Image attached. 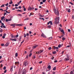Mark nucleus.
<instances>
[{
	"instance_id": "f257e3e1",
	"label": "nucleus",
	"mask_w": 74,
	"mask_h": 74,
	"mask_svg": "<svg viewBox=\"0 0 74 74\" xmlns=\"http://www.w3.org/2000/svg\"><path fill=\"white\" fill-rule=\"evenodd\" d=\"M59 18V17H57L55 19V21H56V22H55V23L56 24V23H59V18Z\"/></svg>"
},
{
	"instance_id": "f03ea898",
	"label": "nucleus",
	"mask_w": 74,
	"mask_h": 74,
	"mask_svg": "<svg viewBox=\"0 0 74 74\" xmlns=\"http://www.w3.org/2000/svg\"><path fill=\"white\" fill-rule=\"evenodd\" d=\"M54 13H55V14H56V15H59V11L57 10L56 11V9H54Z\"/></svg>"
},
{
	"instance_id": "7ed1b4c3",
	"label": "nucleus",
	"mask_w": 74,
	"mask_h": 74,
	"mask_svg": "<svg viewBox=\"0 0 74 74\" xmlns=\"http://www.w3.org/2000/svg\"><path fill=\"white\" fill-rule=\"evenodd\" d=\"M28 63H29V62L27 61H25L24 63V65H25V66L26 67V66H27L28 65Z\"/></svg>"
},
{
	"instance_id": "20e7f679",
	"label": "nucleus",
	"mask_w": 74,
	"mask_h": 74,
	"mask_svg": "<svg viewBox=\"0 0 74 74\" xmlns=\"http://www.w3.org/2000/svg\"><path fill=\"white\" fill-rule=\"evenodd\" d=\"M26 69H24L22 72V74H26Z\"/></svg>"
},
{
	"instance_id": "39448f33",
	"label": "nucleus",
	"mask_w": 74,
	"mask_h": 74,
	"mask_svg": "<svg viewBox=\"0 0 74 74\" xmlns=\"http://www.w3.org/2000/svg\"><path fill=\"white\" fill-rule=\"evenodd\" d=\"M49 23L50 24V25H53L52 22L51 21H49L47 23V25H49Z\"/></svg>"
},
{
	"instance_id": "423d86ee",
	"label": "nucleus",
	"mask_w": 74,
	"mask_h": 74,
	"mask_svg": "<svg viewBox=\"0 0 74 74\" xmlns=\"http://www.w3.org/2000/svg\"><path fill=\"white\" fill-rule=\"evenodd\" d=\"M28 9L29 10H33L34 9V8H31L30 6H29Z\"/></svg>"
},
{
	"instance_id": "0eeeda50",
	"label": "nucleus",
	"mask_w": 74,
	"mask_h": 74,
	"mask_svg": "<svg viewBox=\"0 0 74 74\" xmlns=\"http://www.w3.org/2000/svg\"><path fill=\"white\" fill-rule=\"evenodd\" d=\"M70 58H66L64 59L65 61H68L69 60Z\"/></svg>"
},
{
	"instance_id": "6e6552de",
	"label": "nucleus",
	"mask_w": 74,
	"mask_h": 74,
	"mask_svg": "<svg viewBox=\"0 0 74 74\" xmlns=\"http://www.w3.org/2000/svg\"><path fill=\"white\" fill-rule=\"evenodd\" d=\"M19 64V62H15V64L16 66H18V64Z\"/></svg>"
},
{
	"instance_id": "1a4fd4ad",
	"label": "nucleus",
	"mask_w": 74,
	"mask_h": 74,
	"mask_svg": "<svg viewBox=\"0 0 74 74\" xmlns=\"http://www.w3.org/2000/svg\"><path fill=\"white\" fill-rule=\"evenodd\" d=\"M42 52H43V50H40V51H38V53H39V54L41 53H42Z\"/></svg>"
},
{
	"instance_id": "9d476101",
	"label": "nucleus",
	"mask_w": 74,
	"mask_h": 74,
	"mask_svg": "<svg viewBox=\"0 0 74 74\" xmlns=\"http://www.w3.org/2000/svg\"><path fill=\"white\" fill-rule=\"evenodd\" d=\"M41 37H45V38L46 37V36H45V35H44L43 33H42V34L41 35Z\"/></svg>"
},
{
	"instance_id": "9b49d317",
	"label": "nucleus",
	"mask_w": 74,
	"mask_h": 74,
	"mask_svg": "<svg viewBox=\"0 0 74 74\" xmlns=\"http://www.w3.org/2000/svg\"><path fill=\"white\" fill-rule=\"evenodd\" d=\"M10 40H12V41H16V38L15 39H12V38H10Z\"/></svg>"
},
{
	"instance_id": "f8f14e48",
	"label": "nucleus",
	"mask_w": 74,
	"mask_h": 74,
	"mask_svg": "<svg viewBox=\"0 0 74 74\" xmlns=\"http://www.w3.org/2000/svg\"><path fill=\"white\" fill-rule=\"evenodd\" d=\"M37 47H38V45H36L35 46H34L32 47V49H34L35 48H36Z\"/></svg>"
},
{
	"instance_id": "ddd939ff",
	"label": "nucleus",
	"mask_w": 74,
	"mask_h": 74,
	"mask_svg": "<svg viewBox=\"0 0 74 74\" xmlns=\"http://www.w3.org/2000/svg\"><path fill=\"white\" fill-rule=\"evenodd\" d=\"M60 31L61 32H62V33L63 34H64V30H63V29H62Z\"/></svg>"
},
{
	"instance_id": "4468645a",
	"label": "nucleus",
	"mask_w": 74,
	"mask_h": 74,
	"mask_svg": "<svg viewBox=\"0 0 74 74\" xmlns=\"http://www.w3.org/2000/svg\"><path fill=\"white\" fill-rule=\"evenodd\" d=\"M12 69H13V66H12L10 69V71H11V72H12V71H13Z\"/></svg>"
},
{
	"instance_id": "2eb2a0df",
	"label": "nucleus",
	"mask_w": 74,
	"mask_h": 74,
	"mask_svg": "<svg viewBox=\"0 0 74 74\" xmlns=\"http://www.w3.org/2000/svg\"><path fill=\"white\" fill-rule=\"evenodd\" d=\"M9 45V42H8L5 44V46H6V47H7Z\"/></svg>"
},
{
	"instance_id": "dca6fc26",
	"label": "nucleus",
	"mask_w": 74,
	"mask_h": 74,
	"mask_svg": "<svg viewBox=\"0 0 74 74\" xmlns=\"http://www.w3.org/2000/svg\"><path fill=\"white\" fill-rule=\"evenodd\" d=\"M47 68H48L49 69H50V70H51V65H49L48 66Z\"/></svg>"
},
{
	"instance_id": "f3484780",
	"label": "nucleus",
	"mask_w": 74,
	"mask_h": 74,
	"mask_svg": "<svg viewBox=\"0 0 74 74\" xmlns=\"http://www.w3.org/2000/svg\"><path fill=\"white\" fill-rule=\"evenodd\" d=\"M48 39L49 40H52V37H49V38H48Z\"/></svg>"
},
{
	"instance_id": "a211bd4d",
	"label": "nucleus",
	"mask_w": 74,
	"mask_h": 74,
	"mask_svg": "<svg viewBox=\"0 0 74 74\" xmlns=\"http://www.w3.org/2000/svg\"><path fill=\"white\" fill-rule=\"evenodd\" d=\"M10 26H13L14 27H15V24H11Z\"/></svg>"
},
{
	"instance_id": "6ab92c4d",
	"label": "nucleus",
	"mask_w": 74,
	"mask_h": 74,
	"mask_svg": "<svg viewBox=\"0 0 74 74\" xmlns=\"http://www.w3.org/2000/svg\"><path fill=\"white\" fill-rule=\"evenodd\" d=\"M5 18V17L4 16H3L2 17H1V21H3V19H4V18Z\"/></svg>"
},
{
	"instance_id": "aec40b11",
	"label": "nucleus",
	"mask_w": 74,
	"mask_h": 74,
	"mask_svg": "<svg viewBox=\"0 0 74 74\" xmlns=\"http://www.w3.org/2000/svg\"><path fill=\"white\" fill-rule=\"evenodd\" d=\"M39 15H39V16H40V17H44V16L41 15L40 14H39Z\"/></svg>"
},
{
	"instance_id": "412c9836",
	"label": "nucleus",
	"mask_w": 74,
	"mask_h": 74,
	"mask_svg": "<svg viewBox=\"0 0 74 74\" xmlns=\"http://www.w3.org/2000/svg\"><path fill=\"white\" fill-rule=\"evenodd\" d=\"M56 67H54L53 69V70L54 71H55L56 70Z\"/></svg>"
},
{
	"instance_id": "4be33fe9",
	"label": "nucleus",
	"mask_w": 74,
	"mask_h": 74,
	"mask_svg": "<svg viewBox=\"0 0 74 74\" xmlns=\"http://www.w3.org/2000/svg\"><path fill=\"white\" fill-rule=\"evenodd\" d=\"M47 27H48L49 28H51V26L50 25H48L47 26Z\"/></svg>"
},
{
	"instance_id": "5701e85b",
	"label": "nucleus",
	"mask_w": 74,
	"mask_h": 74,
	"mask_svg": "<svg viewBox=\"0 0 74 74\" xmlns=\"http://www.w3.org/2000/svg\"><path fill=\"white\" fill-rule=\"evenodd\" d=\"M56 51H53V54H56Z\"/></svg>"
},
{
	"instance_id": "b1692460",
	"label": "nucleus",
	"mask_w": 74,
	"mask_h": 74,
	"mask_svg": "<svg viewBox=\"0 0 74 74\" xmlns=\"http://www.w3.org/2000/svg\"><path fill=\"white\" fill-rule=\"evenodd\" d=\"M65 39H66V38H65L63 37L62 39V40H63V41H64V40H65Z\"/></svg>"
},
{
	"instance_id": "393cba45",
	"label": "nucleus",
	"mask_w": 74,
	"mask_h": 74,
	"mask_svg": "<svg viewBox=\"0 0 74 74\" xmlns=\"http://www.w3.org/2000/svg\"><path fill=\"white\" fill-rule=\"evenodd\" d=\"M33 15V14L32 13H30V15H29V17H30V16H31V15Z\"/></svg>"
},
{
	"instance_id": "a878e982",
	"label": "nucleus",
	"mask_w": 74,
	"mask_h": 74,
	"mask_svg": "<svg viewBox=\"0 0 74 74\" xmlns=\"http://www.w3.org/2000/svg\"><path fill=\"white\" fill-rule=\"evenodd\" d=\"M69 4H71V5H74V4H73V3L70 2H69Z\"/></svg>"
},
{
	"instance_id": "bb28decb",
	"label": "nucleus",
	"mask_w": 74,
	"mask_h": 74,
	"mask_svg": "<svg viewBox=\"0 0 74 74\" xmlns=\"http://www.w3.org/2000/svg\"><path fill=\"white\" fill-rule=\"evenodd\" d=\"M68 12H71V11H70V9H69V10H68Z\"/></svg>"
},
{
	"instance_id": "cd10ccee",
	"label": "nucleus",
	"mask_w": 74,
	"mask_h": 74,
	"mask_svg": "<svg viewBox=\"0 0 74 74\" xmlns=\"http://www.w3.org/2000/svg\"><path fill=\"white\" fill-rule=\"evenodd\" d=\"M16 11H17V12H21V10H16Z\"/></svg>"
},
{
	"instance_id": "c85d7f7f",
	"label": "nucleus",
	"mask_w": 74,
	"mask_h": 74,
	"mask_svg": "<svg viewBox=\"0 0 74 74\" xmlns=\"http://www.w3.org/2000/svg\"><path fill=\"white\" fill-rule=\"evenodd\" d=\"M15 55L16 57H17V56H18V53H16Z\"/></svg>"
},
{
	"instance_id": "c756f323",
	"label": "nucleus",
	"mask_w": 74,
	"mask_h": 74,
	"mask_svg": "<svg viewBox=\"0 0 74 74\" xmlns=\"http://www.w3.org/2000/svg\"><path fill=\"white\" fill-rule=\"evenodd\" d=\"M4 4H2V5H1V7H4Z\"/></svg>"
},
{
	"instance_id": "7c9ffc66",
	"label": "nucleus",
	"mask_w": 74,
	"mask_h": 74,
	"mask_svg": "<svg viewBox=\"0 0 74 74\" xmlns=\"http://www.w3.org/2000/svg\"><path fill=\"white\" fill-rule=\"evenodd\" d=\"M3 70H5V69H6V67L4 66V67H3Z\"/></svg>"
},
{
	"instance_id": "2f4dec72",
	"label": "nucleus",
	"mask_w": 74,
	"mask_h": 74,
	"mask_svg": "<svg viewBox=\"0 0 74 74\" xmlns=\"http://www.w3.org/2000/svg\"><path fill=\"white\" fill-rule=\"evenodd\" d=\"M27 20H29V18H27L24 19V21H27Z\"/></svg>"
},
{
	"instance_id": "473e14b6",
	"label": "nucleus",
	"mask_w": 74,
	"mask_h": 74,
	"mask_svg": "<svg viewBox=\"0 0 74 74\" xmlns=\"http://www.w3.org/2000/svg\"><path fill=\"white\" fill-rule=\"evenodd\" d=\"M52 73L53 74H55V73H56V72H55V71H53Z\"/></svg>"
},
{
	"instance_id": "72a5a7b5",
	"label": "nucleus",
	"mask_w": 74,
	"mask_h": 74,
	"mask_svg": "<svg viewBox=\"0 0 74 74\" xmlns=\"http://www.w3.org/2000/svg\"><path fill=\"white\" fill-rule=\"evenodd\" d=\"M58 48H60V47H61V45H58Z\"/></svg>"
},
{
	"instance_id": "f704fd0d",
	"label": "nucleus",
	"mask_w": 74,
	"mask_h": 74,
	"mask_svg": "<svg viewBox=\"0 0 74 74\" xmlns=\"http://www.w3.org/2000/svg\"><path fill=\"white\" fill-rule=\"evenodd\" d=\"M21 38H22V37H21V36H19V40H21Z\"/></svg>"
},
{
	"instance_id": "c9c22d12",
	"label": "nucleus",
	"mask_w": 74,
	"mask_h": 74,
	"mask_svg": "<svg viewBox=\"0 0 74 74\" xmlns=\"http://www.w3.org/2000/svg\"><path fill=\"white\" fill-rule=\"evenodd\" d=\"M32 55V53H30L29 55V57H30V56H31Z\"/></svg>"
},
{
	"instance_id": "e433bc0d",
	"label": "nucleus",
	"mask_w": 74,
	"mask_h": 74,
	"mask_svg": "<svg viewBox=\"0 0 74 74\" xmlns=\"http://www.w3.org/2000/svg\"><path fill=\"white\" fill-rule=\"evenodd\" d=\"M46 1V0H42V2H43V3H45V2Z\"/></svg>"
},
{
	"instance_id": "4c0bfd02",
	"label": "nucleus",
	"mask_w": 74,
	"mask_h": 74,
	"mask_svg": "<svg viewBox=\"0 0 74 74\" xmlns=\"http://www.w3.org/2000/svg\"><path fill=\"white\" fill-rule=\"evenodd\" d=\"M70 74H73V72L72 71H71L70 73Z\"/></svg>"
},
{
	"instance_id": "58836bf2",
	"label": "nucleus",
	"mask_w": 74,
	"mask_h": 74,
	"mask_svg": "<svg viewBox=\"0 0 74 74\" xmlns=\"http://www.w3.org/2000/svg\"><path fill=\"white\" fill-rule=\"evenodd\" d=\"M8 19L7 18L5 20V22H8Z\"/></svg>"
},
{
	"instance_id": "ea45409f",
	"label": "nucleus",
	"mask_w": 74,
	"mask_h": 74,
	"mask_svg": "<svg viewBox=\"0 0 74 74\" xmlns=\"http://www.w3.org/2000/svg\"><path fill=\"white\" fill-rule=\"evenodd\" d=\"M12 3H13V2H11L9 3V4H12Z\"/></svg>"
},
{
	"instance_id": "a19ab883",
	"label": "nucleus",
	"mask_w": 74,
	"mask_h": 74,
	"mask_svg": "<svg viewBox=\"0 0 74 74\" xmlns=\"http://www.w3.org/2000/svg\"><path fill=\"white\" fill-rule=\"evenodd\" d=\"M53 48L54 49H56V47L55 46H53Z\"/></svg>"
},
{
	"instance_id": "79ce46f5",
	"label": "nucleus",
	"mask_w": 74,
	"mask_h": 74,
	"mask_svg": "<svg viewBox=\"0 0 74 74\" xmlns=\"http://www.w3.org/2000/svg\"><path fill=\"white\" fill-rule=\"evenodd\" d=\"M26 37V34H24V37Z\"/></svg>"
},
{
	"instance_id": "37998d69",
	"label": "nucleus",
	"mask_w": 74,
	"mask_h": 74,
	"mask_svg": "<svg viewBox=\"0 0 74 74\" xmlns=\"http://www.w3.org/2000/svg\"><path fill=\"white\" fill-rule=\"evenodd\" d=\"M15 7H18V5L17 4H15Z\"/></svg>"
},
{
	"instance_id": "c03bdc74",
	"label": "nucleus",
	"mask_w": 74,
	"mask_h": 74,
	"mask_svg": "<svg viewBox=\"0 0 74 74\" xmlns=\"http://www.w3.org/2000/svg\"><path fill=\"white\" fill-rule=\"evenodd\" d=\"M18 15H19L20 16H22V14H18Z\"/></svg>"
},
{
	"instance_id": "a18cd8bd",
	"label": "nucleus",
	"mask_w": 74,
	"mask_h": 74,
	"mask_svg": "<svg viewBox=\"0 0 74 74\" xmlns=\"http://www.w3.org/2000/svg\"><path fill=\"white\" fill-rule=\"evenodd\" d=\"M6 6H7L8 5V3H7L5 5Z\"/></svg>"
},
{
	"instance_id": "49530a36",
	"label": "nucleus",
	"mask_w": 74,
	"mask_h": 74,
	"mask_svg": "<svg viewBox=\"0 0 74 74\" xmlns=\"http://www.w3.org/2000/svg\"><path fill=\"white\" fill-rule=\"evenodd\" d=\"M23 10L24 11H26V8H24L23 9Z\"/></svg>"
},
{
	"instance_id": "de8ad7c7",
	"label": "nucleus",
	"mask_w": 74,
	"mask_h": 74,
	"mask_svg": "<svg viewBox=\"0 0 74 74\" xmlns=\"http://www.w3.org/2000/svg\"><path fill=\"white\" fill-rule=\"evenodd\" d=\"M68 31L69 32H71V30L70 29H68Z\"/></svg>"
},
{
	"instance_id": "09e8293b",
	"label": "nucleus",
	"mask_w": 74,
	"mask_h": 74,
	"mask_svg": "<svg viewBox=\"0 0 74 74\" xmlns=\"http://www.w3.org/2000/svg\"><path fill=\"white\" fill-rule=\"evenodd\" d=\"M1 46H4V44L2 43L1 44Z\"/></svg>"
},
{
	"instance_id": "8fccbe9b",
	"label": "nucleus",
	"mask_w": 74,
	"mask_h": 74,
	"mask_svg": "<svg viewBox=\"0 0 74 74\" xmlns=\"http://www.w3.org/2000/svg\"><path fill=\"white\" fill-rule=\"evenodd\" d=\"M32 69H33V67H31L30 69V70H32Z\"/></svg>"
},
{
	"instance_id": "3c124183",
	"label": "nucleus",
	"mask_w": 74,
	"mask_h": 74,
	"mask_svg": "<svg viewBox=\"0 0 74 74\" xmlns=\"http://www.w3.org/2000/svg\"><path fill=\"white\" fill-rule=\"evenodd\" d=\"M2 38H3V39H4V38H5V36H2Z\"/></svg>"
},
{
	"instance_id": "603ef678",
	"label": "nucleus",
	"mask_w": 74,
	"mask_h": 74,
	"mask_svg": "<svg viewBox=\"0 0 74 74\" xmlns=\"http://www.w3.org/2000/svg\"><path fill=\"white\" fill-rule=\"evenodd\" d=\"M7 72V70H5L4 71V73H6V72Z\"/></svg>"
},
{
	"instance_id": "864d4df0",
	"label": "nucleus",
	"mask_w": 74,
	"mask_h": 74,
	"mask_svg": "<svg viewBox=\"0 0 74 74\" xmlns=\"http://www.w3.org/2000/svg\"><path fill=\"white\" fill-rule=\"evenodd\" d=\"M8 21H11V18H10L8 19Z\"/></svg>"
},
{
	"instance_id": "5fc2aeb1",
	"label": "nucleus",
	"mask_w": 74,
	"mask_h": 74,
	"mask_svg": "<svg viewBox=\"0 0 74 74\" xmlns=\"http://www.w3.org/2000/svg\"><path fill=\"white\" fill-rule=\"evenodd\" d=\"M1 25H2V26H4V24L3 23H1Z\"/></svg>"
},
{
	"instance_id": "6e6d98bb",
	"label": "nucleus",
	"mask_w": 74,
	"mask_h": 74,
	"mask_svg": "<svg viewBox=\"0 0 74 74\" xmlns=\"http://www.w3.org/2000/svg\"><path fill=\"white\" fill-rule=\"evenodd\" d=\"M24 41L25 40H23V41L21 42V44H22V43H23V42H24Z\"/></svg>"
},
{
	"instance_id": "4d7b16f0",
	"label": "nucleus",
	"mask_w": 74,
	"mask_h": 74,
	"mask_svg": "<svg viewBox=\"0 0 74 74\" xmlns=\"http://www.w3.org/2000/svg\"><path fill=\"white\" fill-rule=\"evenodd\" d=\"M74 15H72V18H73V19H74Z\"/></svg>"
},
{
	"instance_id": "13d9d810",
	"label": "nucleus",
	"mask_w": 74,
	"mask_h": 74,
	"mask_svg": "<svg viewBox=\"0 0 74 74\" xmlns=\"http://www.w3.org/2000/svg\"><path fill=\"white\" fill-rule=\"evenodd\" d=\"M51 47H49V50H51Z\"/></svg>"
},
{
	"instance_id": "bf43d9fd",
	"label": "nucleus",
	"mask_w": 74,
	"mask_h": 74,
	"mask_svg": "<svg viewBox=\"0 0 74 74\" xmlns=\"http://www.w3.org/2000/svg\"><path fill=\"white\" fill-rule=\"evenodd\" d=\"M17 26H22V25L21 24H17Z\"/></svg>"
},
{
	"instance_id": "052dcab7",
	"label": "nucleus",
	"mask_w": 74,
	"mask_h": 74,
	"mask_svg": "<svg viewBox=\"0 0 74 74\" xmlns=\"http://www.w3.org/2000/svg\"><path fill=\"white\" fill-rule=\"evenodd\" d=\"M42 61H40L39 62V63H40V64L41 63H42Z\"/></svg>"
},
{
	"instance_id": "680f3d73",
	"label": "nucleus",
	"mask_w": 74,
	"mask_h": 74,
	"mask_svg": "<svg viewBox=\"0 0 74 74\" xmlns=\"http://www.w3.org/2000/svg\"><path fill=\"white\" fill-rule=\"evenodd\" d=\"M64 51H63L62 52L61 54H63L64 53Z\"/></svg>"
},
{
	"instance_id": "e2e57ef3",
	"label": "nucleus",
	"mask_w": 74,
	"mask_h": 74,
	"mask_svg": "<svg viewBox=\"0 0 74 74\" xmlns=\"http://www.w3.org/2000/svg\"><path fill=\"white\" fill-rule=\"evenodd\" d=\"M29 33H27V34H26V36H29Z\"/></svg>"
},
{
	"instance_id": "0e129e2a",
	"label": "nucleus",
	"mask_w": 74,
	"mask_h": 74,
	"mask_svg": "<svg viewBox=\"0 0 74 74\" xmlns=\"http://www.w3.org/2000/svg\"><path fill=\"white\" fill-rule=\"evenodd\" d=\"M3 28H6V27H5V25H3Z\"/></svg>"
},
{
	"instance_id": "69168bd1",
	"label": "nucleus",
	"mask_w": 74,
	"mask_h": 74,
	"mask_svg": "<svg viewBox=\"0 0 74 74\" xmlns=\"http://www.w3.org/2000/svg\"><path fill=\"white\" fill-rule=\"evenodd\" d=\"M59 30H60V31L62 29H61V28L60 27H59Z\"/></svg>"
},
{
	"instance_id": "338daca9",
	"label": "nucleus",
	"mask_w": 74,
	"mask_h": 74,
	"mask_svg": "<svg viewBox=\"0 0 74 74\" xmlns=\"http://www.w3.org/2000/svg\"><path fill=\"white\" fill-rule=\"evenodd\" d=\"M18 36H19L17 34L16 35V37H18Z\"/></svg>"
},
{
	"instance_id": "774afa93",
	"label": "nucleus",
	"mask_w": 74,
	"mask_h": 74,
	"mask_svg": "<svg viewBox=\"0 0 74 74\" xmlns=\"http://www.w3.org/2000/svg\"><path fill=\"white\" fill-rule=\"evenodd\" d=\"M29 33L30 34L32 33V32L31 31H29Z\"/></svg>"
}]
</instances>
